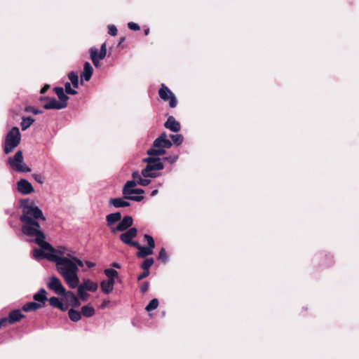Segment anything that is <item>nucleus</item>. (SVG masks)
<instances>
[{"label":"nucleus","mask_w":359,"mask_h":359,"mask_svg":"<svg viewBox=\"0 0 359 359\" xmlns=\"http://www.w3.org/2000/svg\"><path fill=\"white\" fill-rule=\"evenodd\" d=\"M19 203V208L22 209V214L19 217L22 223L21 232L27 238L26 241L38 245L43 243L44 246L50 248V244L46 241L45 233L39 222L46 220L42 210L29 198H22Z\"/></svg>","instance_id":"f257e3e1"},{"label":"nucleus","mask_w":359,"mask_h":359,"mask_svg":"<svg viewBox=\"0 0 359 359\" xmlns=\"http://www.w3.org/2000/svg\"><path fill=\"white\" fill-rule=\"evenodd\" d=\"M53 262L55 264L57 272L63 277L69 287L76 288L79 283V278L77 274L79 268L69 257V254L66 257L55 255Z\"/></svg>","instance_id":"f03ea898"},{"label":"nucleus","mask_w":359,"mask_h":359,"mask_svg":"<svg viewBox=\"0 0 359 359\" xmlns=\"http://www.w3.org/2000/svg\"><path fill=\"white\" fill-rule=\"evenodd\" d=\"M21 133L17 126H13L6 134L4 145V152L8 154L20 143Z\"/></svg>","instance_id":"7ed1b4c3"},{"label":"nucleus","mask_w":359,"mask_h":359,"mask_svg":"<svg viewBox=\"0 0 359 359\" xmlns=\"http://www.w3.org/2000/svg\"><path fill=\"white\" fill-rule=\"evenodd\" d=\"M24 158L22 151H18L13 157L8 158V163L16 172H29L31 168L23 163Z\"/></svg>","instance_id":"20e7f679"},{"label":"nucleus","mask_w":359,"mask_h":359,"mask_svg":"<svg viewBox=\"0 0 359 359\" xmlns=\"http://www.w3.org/2000/svg\"><path fill=\"white\" fill-rule=\"evenodd\" d=\"M144 199L143 196H128L123 195L122 197L111 198L109 200V206H113L116 208H122L129 207L130 203L128 201L140 202Z\"/></svg>","instance_id":"39448f33"},{"label":"nucleus","mask_w":359,"mask_h":359,"mask_svg":"<svg viewBox=\"0 0 359 359\" xmlns=\"http://www.w3.org/2000/svg\"><path fill=\"white\" fill-rule=\"evenodd\" d=\"M172 146V142H164L160 139H155L151 147L147 151L148 156H162L166 152V149Z\"/></svg>","instance_id":"423d86ee"},{"label":"nucleus","mask_w":359,"mask_h":359,"mask_svg":"<svg viewBox=\"0 0 359 359\" xmlns=\"http://www.w3.org/2000/svg\"><path fill=\"white\" fill-rule=\"evenodd\" d=\"M40 248H34L32 250V255L36 260L46 259L48 261L53 262L55 257L54 255L55 248L50 245V247L44 246L43 243L39 245Z\"/></svg>","instance_id":"0eeeda50"},{"label":"nucleus","mask_w":359,"mask_h":359,"mask_svg":"<svg viewBox=\"0 0 359 359\" xmlns=\"http://www.w3.org/2000/svg\"><path fill=\"white\" fill-rule=\"evenodd\" d=\"M158 95L163 101H169V106L175 108L177 104V100L174 93L164 84L162 83L158 90Z\"/></svg>","instance_id":"6e6552de"},{"label":"nucleus","mask_w":359,"mask_h":359,"mask_svg":"<svg viewBox=\"0 0 359 359\" xmlns=\"http://www.w3.org/2000/svg\"><path fill=\"white\" fill-rule=\"evenodd\" d=\"M48 287L58 295L62 296L63 294H66V289L62 284L60 280L56 276H53L50 278Z\"/></svg>","instance_id":"1a4fd4ad"},{"label":"nucleus","mask_w":359,"mask_h":359,"mask_svg":"<svg viewBox=\"0 0 359 359\" xmlns=\"http://www.w3.org/2000/svg\"><path fill=\"white\" fill-rule=\"evenodd\" d=\"M133 224V218L130 215H126L121 219L117 226L111 227V231L113 233L117 231H125L131 228Z\"/></svg>","instance_id":"9d476101"},{"label":"nucleus","mask_w":359,"mask_h":359,"mask_svg":"<svg viewBox=\"0 0 359 359\" xmlns=\"http://www.w3.org/2000/svg\"><path fill=\"white\" fill-rule=\"evenodd\" d=\"M40 101H46V102L43 105L44 109H57L60 110L65 109L62 104L57 100L55 97H50L48 96H42L39 98Z\"/></svg>","instance_id":"9b49d317"},{"label":"nucleus","mask_w":359,"mask_h":359,"mask_svg":"<svg viewBox=\"0 0 359 359\" xmlns=\"http://www.w3.org/2000/svg\"><path fill=\"white\" fill-rule=\"evenodd\" d=\"M18 191L24 195H27L34 191L32 184L25 179H20L17 182Z\"/></svg>","instance_id":"f8f14e48"},{"label":"nucleus","mask_w":359,"mask_h":359,"mask_svg":"<svg viewBox=\"0 0 359 359\" xmlns=\"http://www.w3.org/2000/svg\"><path fill=\"white\" fill-rule=\"evenodd\" d=\"M137 235V229L135 227H131L129 229L125 231L124 233H122L120 236L119 239L123 242L124 244L128 245L131 241H133V238H135Z\"/></svg>","instance_id":"ddd939ff"},{"label":"nucleus","mask_w":359,"mask_h":359,"mask_svg":"<svg viewBox=\"0 0 359 359\" xmlns=\"http://www.w3.org/2000/svg\"><path fill=\"white\" fill-rule=\"evenodd\" d=\"M93 74V68L88 62H85L83 65V69L81 73V84H83V81H88L90 80Z\"/></svg>","instance_id":"4468645a"},{"label":"nucleus","mask_w":359,"mask_h":359,"mask_svg":"<svg viewBox=\"0 0 359 359\" xmlns=\"http://www.w3.org/2000/svg\"><path fill=\"white\" fill-rule=\"evenodd\" d=\"M53 91L57 95L59 102L62 104V105L66 108L68 104L69 97L68 95L65 93L64 88L60 86H57L53 88Z\"/></svg>","instance_id":"2eb2a0df"},{"label":"nucleus","mask_w":359,"mask_h":359,"mask_svg":"<svg viewBox=\"0 0 359 359\" xmlns=\"http://www.w3.org/2000/svg\"><path fill=\"white\" fill-rule=\"evenodd\" d=\"M164 127L173 133H177L181 129L179 121H176L174 116H170L164 123Z\"/></svg>","instance_id":"dca6fc26"},{"label":"nucleus","mask_w":359,"mask_h":359,"mask_svg":"<svg viewBox=\"0 0 359 359\" xmlns=\"http://www.w3.org/2000/svg\"><path fill=\"white\" fill-rule=\"evenodd\" d=\"M154 163L147 165L143 170L148 171H159L164 168V164L162 162V159L159 156H156Z\"/></svg>","instance_id":"f3484780"},{"label":"nucleus","mask_w":359,"mask_h":359,"mask_svg":"<svg viewBox=\"0 0 359 359\" xmlns=\"http://www.w3.org/2000/svg\"><path fill=\"white\" fill-rule=\"evenodd\" d=\"M62 296L72 307L77 308L81 305L79 297L72 291H66V294Z\"/></svg>","instance_id":"a211bd4d"},{"label":"nucleus","mask_w":359,"mask_h":359,"mask_svg":"<svg viewBox=\"0 0 359 359\" xmlns=\"http://www.w3.org/2000/svg\"><path fill=\"white\" fill-rule=\"evenodd\" d=\"M89 52L90 55L95 54V57H97L98 60H103L107 55L106 43L104 42L101 45L100 50L97 48L93 47L90 48Z\"/></svg>","instance_id":"6ab92c4d"},{"label":"nucleus","mask_w":359,"mask_h":359,"mask_svg":"<svg viewBox=\"0 0 359 359\" xmlns=\"http://www.w3.org/2000/svg\"><path fill=\"white\" fill-rule=\"evenodd\" d=\"M33 299L37 303L41 304L42 306L43 307L45 306L46 302L48 299L47 297L46 290L41 287L36 293L34 294Z\"/></svg>","instance_id":"aec40b11"},{"label":"nucleus","mask_w":359,"mask_h":359,"mask_svg":"<svg viewBox=\"0 0 359 359\" xmlns=\"http://www.w3.org/2000/svg\"><path fill=\"white\" fill-rule=\"evenodd\" d=\"M25 316L22 313L21 310L20 309H14L9 312L8 316V323L10 324H13L16 322L20 321L21 319L24 318Z\"/></svg>","instance_id":"412c9836"},{"label":"nucleus","mask_w":359,"mask_h":359,"mask_svg":"<svg viewBox=\"0 0 359 359\" xmlns=\"http://www.w3.org/2000/svg\"><path fill=\"white\" fill-rule=\"evenodd\" d=\"M48 301L49 302L50 305L54 308H57L62 311L67 310V306L64 304L62 301L57 297H51L48 299Z\"/></svg>","instance_id":"4be33fe9"},{"label":"nucleus","mask_w":359,"mask_h":359,"mask_svg":"<svg viewBox=\"0 0 359 359\" xmlns=\"http://www.w3.org/2000/svg\"><path fill=\"white\" fill-rule=\"evenodd\" d=\"M115 281L103 280L100 282V288L104 294H109L114 290Z\"/></svg>","instance_id":"5701e85b"},{"label":"nucleus","mask_w":359,"mask_h":359,"mask_svg":"<svg viewBox=\"0 0 359 359\" xmlns=\"http://www.w3.org/2000/svg\"><path fill=\"white\" fill-rule=\"evenodd\" d=\"M121 219V213L120 212L110 213L106 216L107 225L111 228L112 225L119 222Z\"/></svg>","instance_id":"b1692460"},{"label":"nucleus","mask_w":359,"mask_h":359,"mask_svg":"<svg viewBox=\"0 0 359 359\" xmlns=\"http://www.w3.org/2000/svg\"><path fill=\"white\" fill-rule=\"evenodd\" d=\"M132 177L134 180H136L137 184L140 186L147 187L151 183L150 180L143 177L137 170L133 171L132 172Z\"/></svg>","instance_id":"393cba45"},{"label":"nucleus","mask_w":359,"mask_h":359,"mask_svg":"<svg viewBox=\"0 0 359 359\" xmlns=\"http://www.w3.org/2000/svg\"><path fill=\"white\" fill-rule=\"evenodd\" d=\"M80 285L83 287L85 290L92 292H96L98 288L97 283L89 278L85 279L83 281V283L80 284Z\"/></svg>","instance_id":"a878e982"},{"label":"nucleus","mask_w":359,"mask_h":359,"mask_svg":"<svg viewBox=\"0 0 359 359\" xmlns=\"http://www.w3.org/2000/svg\"><path fill=\"white\" fill-rule=\"evenodd\" d=\"M136 185H137V183L135 180H128L122 188L123 195L130 196L131 191L135 189Z\"/></svg>","instance_id":"bb28decb"},{"label":"nucleus","mask_w":359,"mask_h":359,"mask_svg":"<svg viewBox=\"0 0 359 359\" xmlns=\"http://www.w3.org/2000/svg\"><path fill=\"white\" fill-rule=\"evenodd\" d=\"M42 307L41 304H39L36 302H31L25 304L22 307V310L25 312L35 311Z\"/></svg>","instance_id":"cd10ccee"},{"label":"nucleus","mask_w":359,"mask_h":359,"mask_svg":"<svg viewBox=\"0 0 359 359\" xmlns=\"http://www.w3.org/2000/svg\"><path fill=\"white\" fill-rule=\"evenodd\" d=\"M154 253V249L147 247L142 246L140 249L137 252L136 255L139 258H144Z\"/></svg>","instance_id":"c85d7f7f"},{"label":"nucleus","mask_w":359,"mask_h":359,"mask_svg":"<svg viewBox=\"0 0 359 359\" xmlns=\"http://www.w3.org/2000/svg\"><path fill=\"white\" fill-rule=\"evenodd\" d=\"M95 311L93 306L85 305L81 307V315L86 318H90L95 315Z\"/></svg>","instance_id":"c756f323"},{"label":"nucleus","mask_w":359,"mask_h":359,"mask_svg":"<svg viewBox=\"0 0 359 359\" xmlns=\"http://www.w3.org/2000/svg\"><path fill=\"white\" fill-rule=\"evenodd\" d=\"M104 273L107 277V280L110 281H115V279L118 276V271L114 269H105Z\"/></svg>","instance_id":"7c9ffc66"},{"label":"nucleus","mask_w":359,"mask_h":359,"mask_svg":"<svg viewBox=\"0 0 359 359\" xmlns=\"http://www.w3.org/2000/svg\"><path fill=\"white\" fill-rule=\"evenodd\" d=\"M77 287V297H79V300L81 301H86L88 297L89 294L87 293L86 290H85L83 287H81L79 283L78 284Z\"/></svg>","instance_id":"2f4dec72"},{"label":"nucleus","mask_w":359,"mask_h":359,"mask_svg":"<svg viewBox=\"0 0 359 359\" xmlns=\"http://www.w3.org/2000/svg\"><path fill=\"white\" fill-rule=\"evenodd\" d=\"M68 79L71 81L74 88H78L79 86V76L76 72L72 71L68 74Z\"/></svg>","instance_id":"473e14b6"},{"label":"nucleus","mask_w":359,"mask_h":359,"mask_svg":"<svg viewBox=\"0 0 359 359\" xmlns=\"http://www.w3.org/2000/svg\"><path fill=\"white\" fill-rule=\"evenodd\" d=\"M34 122V119L31 116L22 117L20 123L22 130H26Z\"/></svg>","instance_id":"72a5a7b5"},{"label":"nucleus","mask_w":359,"mask_h":359,"mask_svg":"<svg viewBox=\"0 0 359 359\" xmlns=\"http://www.w3.org/2000/svg\"><path fill=\"white\" fill-rule=\"evenodd\" d=\"M68 316L73 322H78L81 318V313L74 309H70L68 311Z\"/></svg>","instance_id":"f704fd0d"},{"label":"nucleus","mask_w":359,"mask_h":359,"mask_svg":"<svg viewBox=\"0 0 359 359\" xmlns=\"http://www.w3.org/2000/svg\"><path fill=\"white\" fill-rule=\"evenodd\" d=\"M154 260L152 257L146 258L140 264V268L142 270L149 271V268L154 264Z\"/></svg>","instance_id":"c9c22d12"},{"label":"nucleus","mask_w":359,"mask_h":359,"mask_svg":"<svg viewBox=\"0 0 359 359\" xmlns=\"http://www.w3.org/2000/svg\"><path fill=\"white\" fill-rule=\"evenodd\" d=\"M141 175L144 178H156L161 175V173L158 171H148L146 170H142Z\"/></svg>","instance_id":"e433bc0d"},{"label":"nucleus","mask_w":359,"mask_h":359,"mask_svg":"<svg viewBox=\"0 0 359 359\" xmlns=\"http://www.w3.org/2000/svg\"><path fill=\"white\" fill-rule=\"evenodd\" d=\"M158 259L164 264H166L168 262L169 258L164 248H162L160 250L158 255Z\"/></svg>","instance_id":"4c0bfd02"},{"label":"nucleus","mask_w":359,"mask_h":359,"mask_svg":"<svg viewBox=\"0 0 359 359\" xmlns=\"http://www.w3.org/2000/svg\"><path fill=\"white\" fill-rule=\"evenodd\" d=\"M170 137L172 141V144L177 146L181 145L184 141V137L181 134L170 135Z\"/></svg>","instance_id":"58836bf2"},{"label":"nucleus","mask_w":359,"mask_h":359,"mask_svg":"<svg viewBox=\"0 0 359 359\" xmlns=\"http://www.w3.org/2000/svg\"><path fill=\"white\" fill-rule=\"evenodd\" d=\"M158 300L156 298L152 299L149 304L146 306L145 309L148 312L151 311L154 309H156L158 306Z\"/></svg>","instance_id":"ea45409f"},{"label":"nucleus","mask_w":359,"mask_h":359,"mask_svg":"<svg viewBox=\"0 0 359 359\" xmlns=\"http://www.w3.org/2000/svg\"><path fill=\"white\" fill-rule=\"evenodd\" d=\"M65 93L67 95H74L78 93V92L72 88L71 83L70 82H66L65 83V88H64Z\"/></svg>","instance_id":"a19ab883"},{"label":"nucleus","mask_w":359,"mask_h":359,"mask_svg":"<svg viewBox=\"0 0 359 359\" xmlns=\"http://www.w3.org/2000/svg\"><path fill=\"white\" fill-rule=\"evenodd\" d=\"M144 238L147 243V247H149L152 249L155 248V241H154V238L151 236H150L149 234H144Z\"/></svg>","instance_id":"79ce46f5"},{"label":"nucleus","mask_w":359,"mask_h":359,"mask_svg":"<svg viewBox=\"0 0 359 359\" xmlns=\"http://www.w3.org/2000/svg\"><path fill=\"white\" fill-rule=\"evenodd\" d=\"M32 178L39 184H42L45 182V177L40 173H33L32 175Z\"/></svg>","instance_id":"37998d69"},{"label":"nucleus","mask_w":359,"mask_h":359,"mask_svg":"<svg viewBox=\"0 0 359 359\" xmlns=\"http://www.w3.org/2000/svg\"><path fill=\"white\" fill-rule=\"evenodd\" d=\"M178 158H179L178 155H172V156H165L161 159L164 161H167V162L170 163V164H173L175 162H177Z\"/></svg>","instance_id":"c03bdc74"},{"label":"nucleus","mask_w":359,"mask_h":359,"mask_svg":"<svg viewBox=\"0 0 359 359\" xmlns=\"http://www.w3.org/2000/svg\"><path fill=\"white\" fill-rule=\"evenodd\" d=\"M54 255H57L60 257H65L64 255L66 253V248L63 246H58L57 248H55Z\"/></svg>","instance_id":"a18cd8bd"},{"label":"nucleus","mask_w":359,"mask_h":359,"mask_svg":"<svg viewBox=\"0 0 359 359\" xmlns=\"http://www.w3.org/2000/svg\"><path fill=\"white\" fill-rule=\"evenodd\" d=\"M117 28L114 25H108V34L112 36H114L117 34Z\"/></svg>","instance_id":"49530a36"},{"label":"nucleus","mask_w":359,"mask_h":359,"mask_svg":"<svg viewBox=\"0 0 359 359\" xmlns=\"http://www.w3.org/2000/svg\"><path fill=\"white\" fill-rule=\"evenodd\" d=\"M25 111L31 112L34 114H40L42 113L41 110L37 109L32 106H28L25 107Z\"/></svg>","instance_id":"de8ad7c7"},{"label":"nucleus","mask_w":359,"mask_h":359,"mask_svg":"<svg viewBox=\"0 0 359 359\" xmlns=\"http://www.w3.org/2000/svg\"><path fill=\"white\" fill-rule=\"evenodd\" d=\"M128 28L130 30L138 31L140 29V27L134 22H130L128 23Z\"/></svg>","instance_id":"09e8293b"},{"label":"nucleus","mask_w":359,"mask_h":359,"mask_svg":"<svg viewBox=\"0 0 359 359\" xmlns=\"http://www.w3.org/2000/svg\"><path fill=\"white\" fill-rule=\"evenodd\" d=\"M69 257L71 258V259H72V261H74V263H76V266H77V267L78 266H80V267L83 266V263L81 259H79L76 257L71 255L70 254H69Z\"/></svg>","instance_id":"8fccbe9b"},{"label":"nucleus","mask_w":359,"mask_h":359,"mask_svg":"<svg viewBox=\"0 0 359 359\" xmlns=\"http://www.w3.org/2000/svg\"><path fill=\"white\" fill-rule=\"evenodd\" d=\"M149 283L147 281L143 282L140 285V291L142 294L145 293L149 289Z\"/></svg>","instance_id":"3c124183"},{"label":"nucleus","mask_w":359,"mask_h":359,"mask_svg":"<svg viewBox=\"0 0 359 359\" xmlns=\"http://www.w3.org/2000/svg\"><path fill=\"white\" fill-rule=\"evenodd\" d=\"M144 193V189L141 188H135L133 189V191H131L130 196H133V194H139L138 196H142V194H143Z\"/></svg>","instance_id":"603ef678"},{"label":"nucleus","mask_w":359,"mask_h":359,"mask_svg":"<svg viewBox=\"0 0 359 359\" xmlns=\"http://www.w3.org/2000/svg\"><path fill=\"white\" fill-rule=\"evenodd\" d=\"M90 57L94 66L95 67H98L100 66V61L101 60H98L97 57H95V54H93V55H90Z\"/></svg>","instance_id":"864d4df0"},{"label":"nucleus","mask_w":359,"mask_h":359,"mask_svg":"<svg viewBox=\"0 0 359 359\" xmlns=\"http://www.w3.org/2000/svg\"><path fill=\"white\" fill-rule=\"evenodd\" d=\"M149 273H150V271H147L143 270V272L137 276V280L140 281V280L145 278L146 277H147L149 275Z\"/></svg>","instance_id":"5fc2aeb1"},{"label":"nucleus","mask_w":359,"mask_h":359,"mask_svg":"<svg viewBox=\"0 0 359 359\" xmlns=\"http://www.w3.org/2000/svg\"><path fill=\"white\" fill-rule=\"evenodd\" d=\"M156 156H149V157L147 158H145L142 160V161L144 163H146L147 165H149L151 163H154L153 161L154 160V158H156Z\"/></svg>","instance_id":"6e6d98bb"},{"label":"nucleus","mask_w":359,"mask_h":359,"mask_svg":"<svg viewBox=\"0 0 359 359\" xmlns=\"http://www.w3.org/2000/svg\"><path fill=\"white\" fill-rule=\"evenodd\" d=\"M156 139L162 140L164 142H171L169 139L167 138V134L165 132L161 133V135Z\"/></svg>","instance_id":"4d7b16f0"},{"label":"nucleus","mask_w":359,"mask_h":359,"mask_svg":"<svg viewBox=\"0 0 359 359\" xmlns=\"http://www.w3.org/2000/svg\"><path fill=\"white\" fill-rule=\"evenodd\" d=\"M128 245L130 246H133V248L138 249V250L142 246L137 241H131V242Z\"/></svg>","instance_id":"13d9d810"},{"label":"nucleus","mask_w":359,"mask_h":359,"mask_svg":"<svg viewBox=\"0 0 359 359\" xmlns=\"http://www.w3.org/2000/svg\"><path fill=\"white\" fill-rule=\"evenodd\" d=\"M110 303V301L109 300H104L101 305H100V308L101 309H104L105 307H107Z\"/></svg>","instance_id":"bf43d9fd"},{"label":"nucleus","mask_w":359,"mask_h":359,"mask_svg":"<svg viewBox=\"0 0 359 359\" xmlns=\"http://www.w3.org/2000/svg\"><path fill=\"white\" fill-rule=\"evenodd\" d=\"M85 263H86V265L87 266V267L89 269L93 268L95 266V263L92 262L90 261H86Z\"/></svg>","instance_id":"052dcab7"},{"label":"nucleus","mask_w":359,"mask_h":359,"mask_svg":"<svg viewBox=\"0 0 359 359\" xmlns=\"http://www.w3.org/2000/svg\"><path fill=\"white\" fill-rule=\"evenodd\" d=\"M49 88V85H46L45 86H43L41 90H40V93L41 94H44L47 90Z\"/></svg>","instance_id":"680f3d73"},{"label":"nucleus","mask_w":359,"mask_h":359,"mask_svg":"<svg viewBox=\"0 0 359 359\" xmlns=\"http://www.w3.org/2000/svg\"><path fill=\"white\" fill-rule=\"evenodd\" d=\"M111 266L113 267V268H115V269H120L121 268V265L118 262H112L111 264Z\"/></svg>","instance_id":"e2e57ef3"},{"label":"nucleus","mask_w":359,"mask_h":359,"mask_svg":"<svg viewBox=\"0 0 359 359\" xmlns=\"http://www.w3.org/2000/svg\"><path fill=\"white\" fill-rule=\"evenodd\" d=\"M158 189H154L151 192L150 196L152 197L155 196L158 194Z\"/></svg>","instance_id":"0e129e2a"},{"label":"nucleus","mask_w":359,"mask_h":359,"mask_svg":"<svg viewBox=\"0 0 359 359\" xmlns=\"http://www.w3.org/2000/svg\"><path fill=\"white\" fill-rule=\"evenodd\" d=\"M144 33L147 36L149 34V28H147L144 29Z\"/></svg>","instance_id":"69168bd1"},{"label":"nucleus","mask_w":359,"mask_h":359,"mask_svg":"<svg viewBox=\"0 0 359 359\" xmlns=\"http://www.w3.org/2000/svg\"><path fill=\"white\" fill-rule=\"evenodd\" d=\"M125 39H125V37H121V38L120 39L119 43H123V42L125 41Z\"/></svg>","instance_id":"338daca9"}]
</instances>
